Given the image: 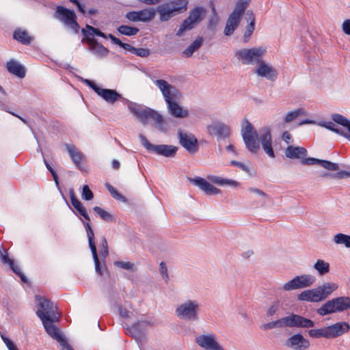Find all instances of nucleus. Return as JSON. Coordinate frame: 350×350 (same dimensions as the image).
<instances>
[{
    "instance_id": "obj_1",
    "label": "nucleus",
    "mask_w": 350,
    "mask_h": 350,
    "mask_svg": "<svg viewBox=\"0 0 350 350\" xmlns=\"http://www.w3.org/2000/svg\"><path fill=\"white\" fill-rule=\"evenodd\" d=\"M241 135L247 150L256 153L259 148L258 142L265 152L270 157L274 158L275 153L272 147V137L271 129L269 127L262 128L259 131V136L253 125L248 121H245V125L242 126Z\"/></svg>"
},
{
    "instance_id": "obj_2",
    "label": "nucleus",
    "mask_w": 350,
    "mask_h": 350,
    "mask_svg": "<svg viewBox=\"0 0 350 350\" xmlns=\"http://www.w3.org/2000/svg\"><path fill=\"white\" fill-rule=\"evenodd\" d=\"M314 325V323L309 319H306L298 314H292L275 321L262 324L260 327L264 331L282 329L285 327H302L310 328Z\"/></svg>"
},
{
    "instance_id": "obj_3",
    "label": "nucleus",
    "mask_w": 350,
    "mask_h": 350,
    "mask_svg": "<svg viewBox=\"0 0 350 350\" xmlns=\"http://www.w3.org/2000/svg\"><path fill=\"white\" fill-rule=\"evenodd\" d=\"M200 305L197 300L188 299L178 305L175 310L177 317L187 321H197Z\"/></svg>"
},
{
    "instance_id": "obj_4",
    "label": "nucleus",
    "mask_w": 350,
    "mask_h": 350,
    "mask_svg": "<svg viewBox=\"0 0 350 350\" xmlns=\"http://www.w3.org/2000/svg\"><path fill=\"white\" fill-rule=\"evenodd\" d=\"M350 309V297H338L326 301L319 308L317 313L325 316L332 313L341 312Z\"/></svg>"
},
{
    "instance_id": "obj_5",
    "label": "nucleus",
    "mask_w": 350,
    "mask_h": 350,
    "mask_svg": "<svg viewBox=\"0 0 350 350\" xmlns=\"http://www.w3.org/2000/svg\"><path fill=\"white\" fill-rule=\"evenodd\" d=\"M265 53L266 49L265 47H254L249 49L239 50L236 53V56L241 60L243 64H259L262 61V56Z\"/></svg>"
},
{
    "instance_id": "obj_6",
    "label": "nucleus",
    "mask_w": 350,
    "mask_h": 350,
    "mask_svg": "<svg viewBox=\"0 0 350 350\" xmlns=\"http://www.w3.org/2000/svg\"><path fill=\"white\" fill-rule=\"evenodd\" d=\"M186 0H176L159 5L157 10L159 13L160 20L166 21L172 17L176 12L187 10Z\"/></svg>"
},
{
    "instance_id": "obj_7",
    "label": "nucleus",
    "mask_w": 350,
    "mask_h": 350,
    "mask_svg": "<svg viewBox=\"0 0 350 350\" xmlns=\"http://www.w3.org/2000/svg\"><path fill=\"white\" fill-rule=\"evenodd\" d=\"M206 13V10L202 7H196L191 10L189 16L184 20L178 30L176 36H180L185 31L191 30L194 28L196 25L202 21Z\"/></svg>"
},
{
    "instance_id": "obj_8",
    "label": "nucleus",
    "mask_w": 350,
    "mask_h": 350,
    "mask_svg": "<svg viewBox=\"0 0 350 350\" xmlns=\"http://www.w3.org/2000/svg\"><path fill=\"white\" fill-rule=\"evenodd\" d=\"M55 17L75 33L79 32V25L77 22V16L74 11L59 5L56 8Z\"/></svg>"
},
{
    "instance_id": "obj_9",
    "label": "nucleus",
    "mask_w": 350,
    "mask_h": 350,
    "mask_svg": "<svg viewBox=\"0 0 350 350\" xmlns=\"http://www.w3.org/2000/svg\"><path fill=\"white\" fill-rule=\"evenodd\" d=\"M142 145L148 150L152 151L159 155L165 157H174L178 150V147L172 145H154L148 142L147 138L143 135H139Z\"/></svg>"
},
{
    "instance_id": "obj_10",
    "label": "nucleus",
    "mask_w": 350,
    "mask_h": 350,
    "mask_svg": "<svg viewBox=\"0 0 350 350\" xmlns=\"http://www.w3.org/2000/svg\"><path fill=\"white\" fill-rule=\"evenodd\" d=\"M315 277L309 275L304 274L297 275L290 281L284 284L282 289L285 291H291L296 289L304 288L311 286L315 282Z\"/></svg>"
},
{
    "instance_id": "obj_11",
    "label": "nucleus",
    "mask_w": 350,
    "mask_h": 350,
    "mask_svg": "<svg viewBox=\"0 0 350 350\" xmlns=\"http://www.w3.org/2000/svg\"><path fill=\"white\" fill-rule=\"evenodd\" d=\"M35 297L40 308L37 310L36 314L40 320L50 318L55 319L56 317H58L55 312L53 303L50 300L40 295H36Z\"/></svg>"
},
{
    "instance_id": "obj_12",
    "label": "nucleus",
    "mask_w": 350,
    "mask_h": 350,
    "mask_svg": "<svg viewBox=\"0 0 350 350\" xmlns=\"http://www.w3.org/2000/svg\"><path fill=\"white\" fill-rule=\"evenodd\" d=\"M178 137L180 144L189 153L194 154L199 149L197 138L192 133L178 130Z\"/></svg>"
},
{
    "instance_id": "obj_13",
    "label": "nucleus",
    "mask_w": 350,
    "mask_h": 350,
    "mask_svg": "<svg viewBox=\"0 0 350 350\" xmlns=\"http://www.w3.org/2000/svg\"><path fill=\"white\" fill-rule=\"evenodd\" d=\"M154 83L162 92L165 101L167 104L178 98V90L173 85L168 83L163 79L156 80Z\"/></svg>"
},
{
    "instance_id": "obj_14",
    "label": "nucleus",
    "mask_w": 350,
    "mask_h": 350,
    "mask_svg": "<svg viewBox=\"0 0 350 350\" xmlns=\"http://www.w3.org/2000/svg\"><path fill=\"white\" fill-rule=\"evenodd\" d=\"M196 342L206 350H224L217 342L215 334H202L196 338Z\"/></svg>"
},
{
    "instance_id": "obj_15",
    "label": "nucleus",
    "mask_w": 350,
    "mask_h": 350,
    "mask_svg": "<svg viewBox=\"0 0 350 350\" xmlns=\"http://www.w3.org/2000/svg\"><path fill=\"white\" fill-rule=\"evenodd\" d=\"M255 73L269 81H274L278 78L277 70L270 64L262 61L255 69Z\"/></svg>"
},
{
    "instance_id": "obj_16",
    "label": "nucleus",
    "mask_w": 350,
    "mask_h": 350,
    "mask_svg": "<svg viewBox=\"0 0 350 350\" xmlns=\"http://www.w3.org/2000/svg\"><path fill=\"white\" fill-rule=\"evenodd\" d=\"M82 33L86 37V42L89 45L90 51L95 55L104 57L107 55L109 50L93 38V33H87L84 29H82Z\"/></svg>"
},
{
    "instance_id": "obj_17",
    "label": "nucleus",
    "mask_w": 350,
    "mask_h": 350,
    "mask_svg": "<svg viewBox=\"0 0 350 350\" xmlns=\"http://www.w3.org/2000/svg\"><path fill=\"white\" fill-rule=\"evenodd\" d=\"M285 345L293 350H307L310 347V342L302 334H296L285 341Z\"/></svg>"
},
{
    "instance_id": "obj_18",
    "label": "nucleus",
    "mask_w": 350,
    "mask_h": 350,
    "mask_svg": "<svg viewBox=\"0 0 350 350\" xmlns=\"http://www.w3.org/2000/svg\"><path fill=\"white\" fill-rule=\"evenodd\" d=\"M350 329V325L347 322H338L327 327L328 338H334L347 333Z\"/></svg>"
},
{
    "instance_id": "obj_19",
    "label": "nucleus",
    "mask_w": 350,
    "mask_h": 350,
    "mask_svg": "<svg viewBox=\"0 0 350 350\" xmlns=\"http://www.w3.org/2000/svg\"><path fill=\"white\" fill-rule=\"evenodd\" d=\"M58 319L59 317H56L55 319L50 318L41 321L47 334L51 338H53V339L56 340L58 342H59L64 338L60 334L59 329L53 324L54 322L58 321Z\"/></svg>"
},
{
    "instance_id": "obj_20",
    "label": "nucleus",
    "mask_w": 350,
    "mask_h": 350,
    "mask_svg": "<svg viewBox=\"0 0 350 350\" xmlns=\"http://www.w3.org/2000/svg\"><path fill=\"white\" fill-rule=\"evenodd\" d=\"M189 180L207 195H216L221 193V191L219 189L212 185L204 178L196 177L194 178H189Z\"/></svg>"
},
{
    "instance_id": "obj_21",
    "label": "nucleus",
    "mask_w": 350,
    "mask_h": 350,
    "mask_svg": "<svg viewBox=\"0 0 350 350\" xmlns=\"http://www.w3.org/2000/svg\"><path fill=\"white\" fill-rule=\"evenodd\" d=\"M301 164L304 165H320L324 168L330 170V171H336L338 169V165L337 163H332L326 160H321L316 158L309 157L303 159L301 161Z\"/></svg>"
},
{
    "instance_id": "obj_22",
    "label": "nucleus",
    "mask_w": 350,
    "mask_h": 350,
    "mask_svg": "<svg viewBox=\"0 0 350 350\" xmlns=\"http://www.w3.org/2000/svg\"><path fill=\"white\" fill-rule=\"evenodd\" d=\"M151 325L152 323L149 321L139 320L131 326L129 332L136 340H139L144 337V333L146 328Z\"/></svg>"
},
{
    "instance_id": "obj_23",
    "label": "nucleus",
    "mask_w": 350,
    "mask_h": 350,
    "mask_svg": "<svg viewBox=\"0 0 350 350\" xmlns=\"http://www.w3.org/2000/svg\"><path fill=\"white\" fill-rule=\"evenodd\" d=\"M207 130L210 135L221 137H227L230 132V127L221 122H215L207 126Z\"/></svg>"
},
{
    "instance_id": "obj_24",
    "label": "nucleus",
    "mask_w": 350,
    "mask_h": 350,
    "mask_svg": "<svg viewBox=\"0 0 350 350\" xmlns=\"http://www.w3.org/2000/svg\"><path fill=\"white\" fill-rule=\"evenodd\" d=\"M65 147L75 166L78 169L81 170V164L83 160L84 159L83 154L80 150H79L73 144H66Z\"/></svg>"
},
{
    "instance_id": "obj_25",
    "label": "nucleus",
    "mask_w": 350,
    "mask_h": 350,
    "mask_svg": "<svg viewBox=\"0 0 350 350\" xmlns=\"http://www.w3.org/2000/svg\"><path fill=\"white\" fill-rule=\"evenodd\" d=\"M87 236L88 238L89 246L91 250L94 261L95 263V269L96 273L99 275H102L101 269L100 267V262L97 254L96 247L94 242V234L92 229L86 231Z\"/></svg>"
},
{
    "instance_id": "obj_26",
    "label": "nucleus",
    "mask_w": 350,
    "mask_h": 350,
    "mask_svg": "<svg viewBox=\"0 0 350 350\" xmlns=\"http://www.w3.org/2000/svg\"><path fill=\"white\" fill-rule=\"evenodd\" d=\"M98 90V92L96 94L109 103L113 104L122 98V95L114 90L103 89L101 88Z\"/></svg>"
},
{
    "instance_id": "obj_27",
    "label": "nucleus",
    "mask_w": 350,
    "mask_h": 350,
    "mask_svg": "<svg viewBox=\"0 0 350 350\" xmlns=\"http://www.w3.org/2000/svg\"><path fill=\"white\" fill-rule=\"evenodd\" d=\"M285 155L291 159H301L307 155L305 148L294 146H288L285 150Z\"/></svg>"
},
{
    "instance_id": "obj_28",
    "label": "nucleus",
    "mask_w": 350,
    "mask_h": 350,
    "mask_svg": "<svg viewBox=\"0 0 350 350\" xmlns=\"http://www.w3.org/2000/svg\"><path fill=\"white\" fill-rule=\"evenodd\" d=\"M169 113L174 117L178 118H187L189 116V111L183 109L175 100L167 104Z\"/></svg>"
},
{
    "instance_id": "obj_29",
    "label": "nucleus",
    "mask_w": 350,
    "mask_h": 350,
    "mask_svg": "<svg viewBox=\"0 0 350 350\" xmlns=\"http://www.w3.org/2000/svg\"><path fill=\"white\" fill-rule=\"evenodd\" d=\"M6 68L10 73L19 78H24L25 76V68L15 60H10L7 62Z\"/></svg>"
},
{
    "instance_id": "obj_30",
    "label": "nucleus",
    "mask_w": 350,
    "mask_h": 350,
    "mask_svg": "<svg viewBox=\"0 0 350 350\" xmlns=\"http://www.w3.org/2000/svg\"><path fill=\"white\" fill-rule=\"evenodd\" d=\"M241 17L235 15V13H231L229 16L226 27L224 29V34L226 36H230L233 33L234 31L238 27L240 22Z\"/></svg>"
},
{
    "instance_id": "obj_31",
    "label": "nucleus",
    "mask_w": 350,
    "mask_h": 350,
    "mask_svg": "<svg viewBox=\"0 0 350 350\" xmlns=\"http://www.w3.org/2000/svg\"><path fill=\"white\" fill-rule=\"evenodd\" d=\"M131 111L140 120L142 124H146L148 120L150 108H142L139 106H130Z\"/></svg>"
},
{
    "instance_id": "obj_32",
    "label": "nucleus",
    "mask_w": 350,
    "mask_h": 350,
    "mask_svg": "<svg viewBox=\"0 0 350 350\" xmlns=\"http://www.w3.org/2000/svg\"><path fill=\"white\" fill-rule=\"evenodd\" d=\"M70 200L72 205L88 221H90V218L86 211V208L83 206L82 203L75 197L73 190L70 191Z\"/></svg>"
},
{
    "instance_id": "obj_33",
    "label": "nucleus",
    "mask_w": 350,
    "mask_h": 350,
    "mask_svg": "<svg viewBox=\"0 0 350 350\" xmlns=\"http://www.w3.org/2000/svg\"><path fill=\"white\" fill-rule=\"evenodd\" d=\"M338 286L334 282H324L318 286L321 296L323 297V300L328 297L332 293L338 288Z\"/></svg>"
},
{
    "instance_id": "obj_34",
    "label": "nucleus",
    "mask_w": 350,
    "mask_h": 350,
    "mask_svg": "<svg viewBox=\"0 0 350 350\" xmlns=\"http://www.w3.org/2000/svg\"><path fill=\"white\" fill-rule=\"evenodd\" d=\"M246 15L247 21H250V22L247 26L246 31L243 36V40L245 43L248 42L249 38H250L255 28V16L253 12L251 10H247Z\"/></svg>"
},
{
    "instance_id": "obj_35",
    "label": "nucleus",
    "mask_w": 350,
    "mask_h": 350,
    "mask_svg": "<svg viewBox=\"0 0 350 350\" xmlns=\"http://www.w3.org/2000/svg\"><path fill=\"white\" fill-rule=\"evenodd\" d=\"M207 178L210 182L220 186L228 185L230 187H236L239 185V183L236 180L224 178L217 176H208Z\"/></svg>"
},
{
    "instance_id": "obj_36",
    "label": "nucleus",
    "mask_w": 350,
    "mask_h": 350,
    "mask_svg": "<svg viewBox=\"0 0 350 350\" xmlns=\"http://www.w3.org/2000/svg\"><path fill=\"white\" fill-rule=\"evenodd\" d=\"M13 37L15 40L25 45L29 44L32 41V38L29 33L26 31L20 29L14 31Z\"/></svg>"
},
{
    "instance_id": "obj_37",
    "label": "nucleus",
    "mask_w": 350,
    "mask_h": 350,
    "mask_svg": "<svg viewBox=\"0 0 350 350\" xmlns=\"http://www.w3.org/2000/svg\"><path fill=\"white\" fill-rule=\"evenodd\" d=\"M203 42L204 40L202 37L198 38L187 49L183 51V55L187 57H191L195 51H196L202 46Z\"/></svg>"
},
{
    "instance_id": "obj_38",
    "label": "nucleus",
    "mask_w": 350,
    "mask_h": 350,
    "mask_svg": "<svg viewBox=\"0 0 350 350\" xmlns=\"http://www.w3.org/2000/svg\"><path fill=\"white\" fill-rule=\"evenodd\" d=\"M329 262L318 259L313 265V268L317 271L319 275H324L329 272Z\"/></svg>"
},
{
    "instance_id": "obj_39",
    "label": "nucleus",
    "mask_w": 350,
    "mask_h": 350,
    "mask_svg": "<svg viewBox=\"0 0 350 350\" xmlns=\"http://www.w3.org/2000/svg\"><path fill=\"white\" fill-rule=\"evenodd\" d=\"M332 120L335 122L347 127L350 133V121L347 118L340 114L335 113L332 115ZM345 137L350 141V134L345 132Z\"/></svg>"
},
{
    "instance_id": "obj_40",
    "label": "nucleus",
    "mask_w": 350,
    "mask_h": 350,
    "mask_svg": "<svg viewBox=\"0 0 350 350\" xmlns=\"http://www.w3.org/2000/svg\"><path fill=\"white\" fill-rule=\"evenodd\" d=\"M332 240L336 245H342L350 248V235L338 233L333 237Z\"/></svg>"
},
{
    "instance_id": "obj_41",
    "label": "nucleus",
    "mask_w": 350,
    "mask_h": 350,
    "mask_svg": "<svg viewBox=\"0 0 350 350\" xmlns=\"http://www.w3.org/2000/svg\"><path fill=\"white\" fill-rule=\"evenodd\" d=\"M139 21L148 22L154 18L156 10L153 8H146L138 11Z\"/></svg>"
},
{
    "instance_id": "obj_42",
    "label": "nucleus",
    "mask_w": 350,
    "mask_h": 350,
    "mask_svg": "<svg viewBox=\"0 0 350 350\" xmlns=\"http://www.w3.org/2000/svg\"><path fill=\"white\" fill-rule=\"evenodd\" d=\"M280 308V301L279 300L273 301L267 308L266 311V317L269 319L275 315H278Z\"/></svg>"
},
{
    "instance_id": "obj_43",
    "label": "nucleus",
    "mask_w": 350,
    "mask_h": 350,
    "mask_svg": "<svg viewBox=\"0 0 350 350\" xmlns=\"http://www.w3.org/2000/svg\"><path fill=\"white\" fill-rule=\"evenodd\" d=\"M148 119H152L155 124L158 126L159 129L161 130H163V123L164 120L162 116L157 111L150 109V111L148 114Z\"/></svg>"
},
{
    "instance_id": "obj_44",
    "label": "nucleus",
    "mask_w": 350,
    "mask_h": 350,
    "mask_svg": "<svg viewBox=\"0 0 350 350\" xmlns=\"http://www.w3.org/2000/svg\"><path fill=\"white\" fill-rule=\"evenodd\" d=\"M93 210L103 220L108 222L113 221V216L101 207L94 206Z\"/></svg>"
},
{
    "instance_id": "obj_45",
    "label": "nucleus",
    "mask_w": 350,
    "mask_h": 350,
    "mask_svg": "<svg viewBox=\"0 0 350 350\" xmlns=\"http://www.w3.org/2000/svg\"><path fill=\"white\" fill-rule=\"evenodd\" d=\"M250 0H239L237 3L235 8L232 13H235V15L241 16L245 10L248 6Z\"/></svg>"
},
{
    "instance_id": "obj_46",
    "label": "nucleus",
    "mask_w": 350,
    "mask_h": 350,
    "mask_svg": "<svg viewBox=\"0 0 350 350\" xmlns=\"http://www.w3.org/2000/svg\"><path fill=\"white\" fill-rule=\"evenodd\" d=\"M308 334L310 337L314 338H319L321 337L328 338L327 327H324L320 329H310L308 331Z\"/></svg>"
},
{
    "instance_id": "obj_47",
    "label": "nucleus",
    "mask_w": 350,
    "mask_h": 350,
    "mask_svg": "<svg viewBox=\"0 0 350 350\" xmlns=\"http://www.w3.org/2000/svg\"><path fill=\"white\" fill-rule=\"evenodd\" d=\"M118 31L121 34L130 36L136 35L139 31V29L128 25H121L118 28Z\"/></svg>"
},
{
    "instance_id": "obj_48",
    "label": "nucleus",
    "mask_w": 350,
    "mask_h": 350,
    "mask_svg": "<svg viewBox=\"0 0 350 350\" xmlns=\"http://www.w3.org/2000/svg\"><path fill=\"white\" fill-rule=\"evenodd\" d=\"M109 38L114 44L120 46V47L123 48L124 50L133 53V51H134V47L132 46L131 45L122 42L120 39L116 38L112 34H109Z\"/></svg>"
},
{
    "instance_id": "obj_49",
    "label": "nucleus",
    "mask_w": 350,
    "mask_h": 350,
    "mask_svg": "<svg viewBox=\"0 0 350 350\" xmlns=\"http://www.w3.org/2000/svg\"><path fill=\"white\" fill-rule=\"evenodd\" d=\"M303 113V110L301 109H296L293 111L288 112L284 117V121L286 123L291 122L295 120L299 115Z\"/></svg>"
},
{
    "instance_id": "obj_50",
    "label": "nucleus",
    "mask_w": 350,
    "mask_h": 350,
    "mask_svg": "<svg viewBox=\"0 0 350 350\" xmlns=\"http://www.w3.org/2000/svg\"><path fill=\"white\" fill-rule=\"evenodd\" d=\"M350 176V173L346 171H341L335 174L324 173L321 175L323 177L332 178L334 179H342Z\"/></svg>"
},
{
    "instance_id": "obj_51",
    "label": "nucleus",
    "mask_w": 350,
    "mask_h": 350,
    "mask_svg": "<svg viewBox=\"0 0 350 350\" xmlns=\"http://www.w3.org/2000/svg\"><path fill=\"white\" fill-rule=\"evenodd\" d=\"M321 125L332 131L335 132L336 133L345 137V132L342 129L337 128L336 125L332 122H323L321 124Z\"/></svg>"
},
{
    "instance_id": "obj_52",
    "label": "nucleus",
    "mask_w": 350,
    "mask_h": 350,
    "mask_svg": "<svg viewBox=\"0 0 350 350\" xmlns=\"http://www.w3.org/2000/svg\"><path fill=\"white\" fill-rule=\"evenodd\" d=\"M1 259L2 262L5 264H8L10 267L13 271H16L17 269V265H15L14 260L9 258L8 255L5 253H1Z\"/></svg>"
},
{
    "instance_id": "obj_53",
    "label": "nucleus",
    "mask_w": 350,
    "mask_h": 350,
    "mask_svg": "<svg viewBox=\"0 0 350 350\" xmlns=\"http://www.w3.org/2000/svg\"><path fill=\"white\" fill-rule=\"evenodd\" d=\"M310 293L311 295V302H319L323 300V297L321 296L318 287L310 290Z\"/></svg>"
},
{
    "instance_id": "obj_54",
    "label": "nucleus",
    "mask_w": 350,
    "mask_h": 350,
    "mask_svg": "<svg viewBox=\"0 0 350 350\" xmlns=\"http://www.w3.org/2000/svg\"><path fill=\"white\" fill-rule=\"evenodd\" d=\"M81 197L85 200H91L93 199L94 194L88 185L83 187Z\"/></svg>"
},
{
    "instance_id": "obj_55",
    "label": "nucleus",
    "mask_w": 350,
    "mask_h": 350,
    "mask_svg": "<svg viewBox=\"0 0 350 350\" xmlns=\"http://www.w3.org/2000/svg\"><path fill=\"white\" fill-rule=\"evenodd\" d=\"M114 265L125 270H134L135 266L130 262L115 261Z\"/></svg>"
},
{
    "instance_id": "obj_56",
    "label": "nucleus",
    "mask_w": 350,
    "mask_h": 350,
    "mask_svg": "<svg viewBox=\"0 0 350 350\" xmlns=\"http://www.w3.org/2000/svg\"><path fill=\"white\" fill-rule=\"evenodd\" d=\"M133 54H135L139 57H146L150 55V51L147 49L144 48H135L133 51Z\"/></svg>"
},
{
    "instance_id": "obj_57",
    "label": "nucleus",
    "mask_w": 350,
    "mask_h": 350,
    "mask_svg": "<svg viewBox=\"0 0 350 350\" xmlns=\"http://www.w3.org/2000/svg\"><path fill=\"white\" fill-rule=\"evenodd\" d=\"M86 28H87L88 31H86V30H85V31H86L87 33L90 32V33H93V36H94V35H96V36H100V37L105 38H107V36H105V33H103L102 31H100L98 29H97V28H95V27H92V26H90V25H86Z\"/></svg>"
},
{
    "instance_id": "obj_58",
    "label": "nucleus",
    "mask_w": 350,
    "mask_h": 350,
    "mask_svg": "<svg viewBox=\"0 0 350 350\" xmlns=\"http://www.w3.org/2000/svg\"><path fill=\"white\" fill-rule=\"evenodd\" d=\"M126 18L133 22L139 21L138 11H131L126 14Z\"/></svg>"
},
{
    "instance_id": "obj_59",
    "label": "nucleus",
    "mask_w": 350,
    "mask_h": 350,
    "mask_svg": "<svg viewBox=\"0 0 350 350\" xmlns=\"http://www.w3.org/2000/svg\"><path fill=\"white\" fill-rule=\"evenodd\" d=\"M213 15L209 19V23H208V27L211 29L215 27L219 22V16L216 14L215 10L213 9Z\"/></svg>"
},
{
    "instance_id": "obj_60",
    "label": "nucleus",
    "mask_w": 350,
    "mask_h": 350,
    "mask_svg": "<svg viewBox=\"0 0 350 350\" xmlns=\"http://www.w3.org/2000/svg\"><path fill=\"white\" fill-rule=\"evenodd\" d=\"M310 294V290L304 291L298 295V299L311 302V295Z\"/></svg>"
},
{
    "instance_id": "obj_61",
    "label": "nucleus",
    "mask_w": 350,
    "mask_h": 350,
    "mask_svg": "<svg viewBox=\"0 0 350 350\" xmlns=\"http://www.w3.org/2000/svg\"><path fill=\"white\" fill-rule=\"evenodd\" d=\"M106 187H107L108 191L111 194V196L115 199L119 200V199L121 198V197H122L121 194H120L113 186H111V185L107 183L106 184Z\"/></svg>"
},
{
    "instance_id": "obj_62",
    "label": "nucleus",
    "mask_w": 350,
    "mask_h": 350,
    "mask_svg": "<svg viewBox=\"0 0 350 350\" xmlns=\"http://www.w3.org/2000/svg\"><path fill=\"white\" fill-rule=\"evenodd\" d=\"M342 29L347 35H350V19H346L342 24Z\"/></svg>"
},
{
    "instance_id": "obj_63",
    "label": "nucleus",
    "mask_w": 350,
    "mask_h": 350,
    "mask_svg": "<svg viewBox=\"0 0 350 350\" xmlns=\"http://www.w3.org/2000/svg\"><path fill=\"white\" fill-rule=\"evenodd\" d=\"M230 164L234 166L238 167L239 168L241 169L244 172H249L248 167L246 166L244 163H243L241 162L237 161H232L230 162Z\"/></svg>"
},
{
    "instance_id": "obj_64",
    "label": "nucleus",
    "mask_w": 350,
    "mask_h": 350,
    "mask_svg": "<svg viewBox=\"0 0 350 350\" xmlns=\"http://www.w3.org/2000/svg\"><path fill=\"white\" fill-rule=\"evenodd\" d=\"M59 343L62 346V350H73L65 338L62 339Z\"/></svg>"
}]
</instances>
